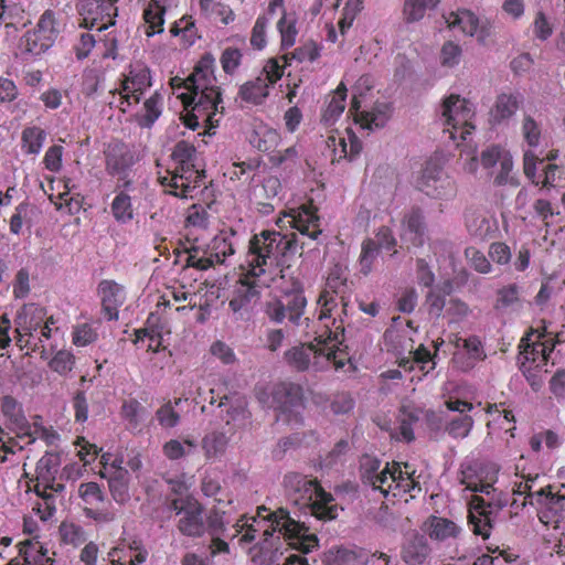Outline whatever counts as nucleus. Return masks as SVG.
Listing matches in <instances>:
<instances>
[{
    "mask_svg": "<svg viewBox=\"0 0 565 565\" xmlns=\"http://www.w3.org/2000/svg\"><path fill=\"white\" fill-rule=\"evenodd\" d=\"M228 523L224 518V511L217 508L210 509L206 518H204V527H206L207 535L230 539L239 536V544L242 545L254 542L255 533L259 531L260 524L269 523V526L264 529L265 537L279 533L284 536L289 547L298 550L302 554L311 553L318 546L317 535L310 533L303 523L290 518L284 508L271 512L265 505H259L256 509L255 516L242 515V518L237 519L236 523L232 525L234 533L231 535L226 534V525Z\"/></svg>",
    "mask_w": 565,
    "mask_h": 565,
    "instance_id": "f257e3e1",
    "label": "nucleus"
},
{
    "mask_svg": "<svg viewBox=\"0 0 565 565\" xmlns=\"http://www.w3.org/2000/svg\"><path fill=\"white\" fill-rule=\"evenodd\" d=\"M402 225H404L406 236H408L413 246L419 247L424 244L425 223L420 209L414 207L409 210L408 214L404 215Z\"/></svg>",
    "mask_w": 565,
    "mask_h": 565,
    "instance_id": "f704fd0d",
    "label": "nucleus"
},
{
    "mask_svg": "<svg viewBox=\"0 0 565 565\" xmlns=\"http://www.w3.org/2000/svg\"><path fill=\"white\" fill-rule=\"evenodd\" d=\"M417 188L426 196L437 200H448L455 195L454 180L444 174L443 169L433 162L424 166Z\"/></svg>",
    "mask_w": 565,
    "mask_h": 565,
    "instance_id": "a211bd4d",
    "label": "nucleus"
},
{
    "mask_svg": "<svg viewBox=\"0 0 565 565\" xmlns=\"http://www.w3.org/2000/svg\"><path fill=\"white\" fill-rule=\"evenodd\" d=\"M437 3L438 0H406L402 8L404 20L408 23L418 22L424 18L425 12L434 9Z\"/></svg>",
    "mask_w": 565,
    "mask_h": 565,
    "instance_id": "603ef678",
    "label": "nucleus"
},
{
    "mask_svg": "<svg viewBox=\"0 0 565 565\" xmlns=\"http://www.w3.org/2000/svg\"><path fill=\"white\" fill-rule=\"evenodd\" d=\"M274 280L273 274L242 273L232 285L228 296V308L234 315H248L254 305L259 301L260 290Z\"/></svg>",
    "mask_w": 565,
    "mask_h": 565,
    "instance_id": "9d476101",
    "label": "nucleus"
},
{
    "mask_svg": "<svg viewBox=\"0 0 565 565\" xmlns=\"http://www.w3.org/2000/svg\"><path fill=\"white\" fill-rule=\"evenodd\" d=\"M404 471L396 475L395 482L391 486V495L401 498L403 494L412 492L414 489L420 490L418 482L413 478V471H409V465L404 463Z\"/></svg>",
    "mask_w": 565,
    "mask_h": 565,
    "instance_id": "6e6d98bb",
    "label": "nucleus"
},
{
    "mask_svg": "<svg viewBox=\"0 0 565 565\" xmlns=\"http://www.w3.org/2000/svg\"><path fill=\"white\" fill-rule=\"evenodd\" d=\"M56 38L55 14L54 11L47 9L38 19L36 26L26 31L25 35H23L25 51L38 56L54 45Z\"/></svg>",
    "mask_w": 565,
    "mask_h": 565,
    "instance_id": "dca6fc26",
    "label": "nucleus"
},
{
    "mask_svg": "<svg viewBox=\"0 0 565 565\" xmlns=\"http://www.w3.org/2000/svg\"><path fill=\"white\" fill-rule=\"evenodd\" d=\"M237 246V232L233 228L221 230V232L210 241L206 249H201L195 246L188 249L185 266L205 271L215 264H224L228 256L235 254Z\"/></svg>",
    "mask_w": 565,
    "mask_h": 565,
    "instance_id": "6e6552de",
    "label": "nucleus"
},
{
    "mask_svg": "<svg viewBox=\"0 0 565 565\" xmlns=\"http://www.w3.org/2000/svg\"><path fill=\"white\" fill-rule=\"evenodd\" d=\"M520 306V287L516 284L504 285L497 290L494 311L504 313Z\"/></svg>",
    "mask_w": 565,
    "mask_h": 565,
    "instance_id": "a19ab883",
    "label": "nucleus"
},
{
    "mask_svg": "<svg viewBox=\"0 0 565 565\" xmlns=\"http://www.w3.org/2000/svg\"><path fill=\"white\" fill-rule=\"evenodd\" d=\"M162 104L163 96H161L160 93L157 92L150 95V97L146 99V103H143V111H146V114H143L141 119H139V125H141V127L150 128L161 115Z\"/></svg>",
    "mask_w": 565,
    "mask_h": 565,
    "instance_id": "4d7b16f0",
    "label": "nucleus"
},
{
    "mask_svg": "<svg viewBox=\"0 0 565 565\" xmlns=\"http://www.w3.org/2000/svg\"><path fill=\"white\" fill-rule=\"evenodd\" d=\"M164 8L158 0H149L146 10H143V21H146V35L152 36L163 32Z\"/></svg>",
    "mask_w": 565,
    "mask_h": 565,
    "instance_id": "49530a36",
    "label": "nucleus"
},
{
    "mask_svg": "<svg viewBox=\"0 0 565 565\" xmlns=\"http://www.w3.org/2000/svg\"><path fill=\"white\" fill-rule=\"evenodd\" d=\"M328 146L333 147V162L340 161L341 159L352 160L361 152V141L352 132H349L347 138H328Z\"/></svg>",
    "mask_w": 565,
    "mask_h": 565,
    "instance_id": "72a5a7b5",
    "label": "nucleus"
},
{
    "mask_svg": "<svg viewBox=\"0 0 565 565\" xmlns=\"http://www.w3.org/2000/svg\"><path fill=\"white\" fill-rule=\"evenodd\" d=\"M151 317L147 319V327L141 329H136L135 331V343H138L143 340H149V345H147V350L152 353H158L161 350V330L156 326L150 324Z\"/></svg>",
    "mask_w": 565,
    "mask_h": 565,
    "instance_id": "052dcab7",
    "label": "nucleus"
},
{
    "mask_svg": "<svg viewBox=\"0 0 565 565\" xmlns=\"http://www.w3.org/2000/svg\"><path fill=\"white\" fill-rule=\"evenodd\" d=\"M228 440L226 434L218 430H213L204 435L203 440H201L204 458H206L207 461L218 460V458L226 452Z\"/></svg>",
    "mask_w": 565,
    "mask_h": 565,
    "instance_id": "e433bc0d",
    "label": "nucleus"
},
{
    "mask_svg": "<svg viewBox=\"0 0 565 565\" xmlns=\"http://www.w3.org/2000/svg\"><path fill=\"white\" fill-rule=\"evenodd\" d=\"M524 504L530 503V505L537 504L539 507H545L546 510L551 512H557L562 508V502H564V497L554 493L551 491V487L546 486L544 488L535 491V497L533 499H524Z\"/></svg>",
    "mask_w": 565,
    "mask_h": 565,
    "instance_id": "3c124183",
    "label": "nucleus"
},
{
    "mask_svg": "<svg viewBox=\"0 0 565 565\" xmlns=\"http://www.w3.org/2000/svg\"><path fill=\"white\" fill-rule=\"evenodd\" d=\"M148 552L139 540H132L127 544L121 541L108 552L110 565H140L147 561Z\"/></svg>",
    "mask_w": 565,
    "mask_h": 565,
    "instance_id": "bb28decb",
    "label": "nucleus"
},
{
    "mask_svg": "<svg viewBox=\"0 0 565 565\" xmlns=\"http://www.w3.org/2000/svg\"><path fill=\"white\" fill-rule=\"evenodd\" d=\"M137 162L136 152L128 145L113 140L105 148V171L110 178H117L121 188L128 189L131 181L128 173Z\"/></svg>",
    "mask_w": 565,
    "mask_h": 565,
    "instance_id": "4468645a",
    "label": "nucleus"
},
{
    "mask_svg": "<svg viewBox=\"0 0 565 565\" xmlns=\"http://www.w3.org/2000/svg\"><path fill=\"white\" fill-rule=\"evenodd\" d=\"M20 565H52L54 559L49 556V552L36 539H29L18 544Z\"/></svg>",
    "mask_w": 565,
    "mask_h": 565,
    "instance_id": "7c9ffc66",
    "label": "nucleus"
},
{
    "mask_svg": "<svg viewBox=\"0 0 565 565\" xmlns=\"http://www.w3.org/2000/svg\"><path fill=\"white\" fill-rule=\"evenodd\" d=\"M518 107H520V96L502 93L497 96L494 105L489 110V121L492 125H500L516 114Z\"/></svg>",
    "mask_w": 565,
    "mask_h": 565,
    "instance_id": "473e14b6",
    "label": "nucleus"
},
{
    "mask_svg": "<svg viewBox=\"0 0 565 565\" xmlns=\"http://www.w3.org/2000/svg\"><path fill=\"white\" fill-rule=\"evenodd\" d=\"M46 132L39 126L23 128L21 131V151L25 156H36L43 148Z\"/></svg>",
    "mask_w": 565,
    "mask_h": 565,
    "instance_id": "79ce46f5",
    "label": "nucleus"
},
{
    "mask_svg": "<svg viewBox=\"0 0 565 565\" xmlns=\"http://www.w3.org/2000/svg\"><path fill=\"white\" fill-rule=\"evenodd\" d=\"M328 565H366V557L362 552L349 548H340L333 553Z\"/></svg>",
    "mask_w": 565,
    "mask_h": 565,
    "instance_id": "69168bd1",
    "label": "nucleus"
},
{
    "mask_svg": "<svg viewBox=\"0 0 565 565\" xmlns=\"http://www.w3.org/2000/svg\"><path fill=\"white\" fill-rule=\"evenodd\" d=\"M473 106L469 100L459 97V95H450L443 100V118L450 139L454 141H465L466 137L473 131Z\"/></svg>",
    "mask_w": 565,
    "mask_h": 565,
    "instance_id": "9b49d317",
    "label": "nucleus"
},
{
    "mask_svg": "<svg viewBox=\"0 0 565 565\" xmlns=\"http://www.w3.org/2000/svg\"><path fill=\"white\" fill-rule=\"evenodd\" d=\"M169 510L179 516L177 530L185 537L200 539L205 535L204 507L192 497L174 498Z\"/></svg>",
    "mask_w": 565,
    "mask_h": 565,
    "instance_id": "f8f14e48",
    "label": "nucleus"
},
{
    "mask_svg": "<svg viewBox=\"0 0 565 565\" xmlns=\"http://www.w3.org/2000/svg\"><path fill=\"white\" fill-rule=\"evenodd\" d=\"M402 471L403 470L397 462H393L391 465L385 463L384 472L380 473V476H374L371 480L366 478L360 479H362L363 484L370 486L374 491H379L386 498L391 492V486L396 479L397 473Z\"/></svg>",
    "mask_w": 565,
    "mask_h": 565,
    "instance_id": "4c0bfd02",
    "label": "nucleus"
},
{
    "mask_svg": "<svg viewBox=\"0 0 565 565\" xmlns=\"http://www.w3.org/2000/svg\"><path fill=\"white\" fill-rule=\"evenodd\" d=\"M60 469V457L47 452L36 463V478L32 480V489L51 490L53 492H63L65 486L55 481V476Z\"/></svg>",
    "mask_w": 565,
    "mask_h": 565,
    "instance_id": "5701e85b",
    "label": "nucleus"
},
{
    "mask_svg": "<svg viewBox=\"0 0 565 565\" xmlns=\"http://www.w3.org/2000/svg\"><path fill=\"white\" fill-rule=\"evenodd\" d=\"M188 78L191 84H198L196 86L203 87L207 94L216 97V90L220 88L216 85L215 57L210 52L204 53Z\"/></svg>",
    "mask_w": 565,
    "mask_h": 565,
    "instance_id": "393cba45",
    "label": "nucleus"
},
{
    "mask_svg": "<svg viewBox=\"0 0 565 565\" xmlns=\"http://www.w3.org/2000/svg\"><path fill=\"white\" fill-rule=\"evenodd\" d=\"M344 100H345V86L343 83L338 85V88L333 90L332 96H330V100H328L327 109L322 111V121L327 122V125L332 124L337 120L344 111Z\"/></svg>",
    "mask_w": 565,
    "mask_h": 565,
    "instance_id": "09e8293b",
    "label": "nucleus"
},
{
    "mask_svg": "<svg viewBox=\"0 0 565 565\" xmlns=\"http://www.w3.org/2000/svg\"><path fill=\"white\" fill-rule=\"evenodd\" d=\"M78 498L84 502V515L97 523H109L115 520L109 502H106L100 486L94 481L81 483L78 486Z\"/></svg>",
    "mask_w": 565,
    "mask_h": 565,
    "instance_id": "2eb2a0df",
    "label": "nucleus"
},
{
    "mask_svg": "<svg viewBox=\"0 0 565 565\" xmlns=\"http://www.w3.org/2000/svg\"><path fill=\"white\" fill-rule=\"evenodd\" d=\"M58 332L54 317L47 316L45 308L34 303L23 305L13 318V341L21 351L43 352L44 343Z\"/></svg>",
    "mask_w": 565,
    "mask_h": 565,
    "instance_id": "423d86ee",
    "label": "nucleus"
},
{
    "mask_svg": "<svg viewBox=\"0 0 565 565\" xmlns=\"http://www.w3.org/2000/svg\"><path fill=\"white\" fill-rule=\"evenodd\" d=\"M302 244L295 233L282 235L279 232L264 230L254 234L248 241L245 267L242 266V273L273 275V268L279 265L277 258L295 255L301 249Z\"/></svg>",
    "mask_w": 565,
    "mask_h": 565,
    "instance_id": "20e7f679",
    "label": "nucleus"
},
{
    "mask_svg": "<svg viewBox=\"0 0 565 565\" xmlns=\"http://www.w3.org/2000/svg\"><path fill=\"white\" fill-rule=\"evenodd\" d=\"M465 227L469 231L470 236L479 241H484L492 234V223L477 211H469L465 214Z\"/></svg>",
    "mask_w": 565,
    "mask_h": 565,
    "instance_id": "37998d69",
    "label": "nucleus"
},
{
    "mask_svg": "<svg viewBox=\"0 0 565 565\" xmlns=\"http://www.w3.org/2000/svg\"><path fill=\"white\" fill-rule=\"evenodd\" d=\"M284 489L294 502H309L312 499L331 497L322 489L317 478H309L299 472H289L284 477Z\"/></svg>",
    "mask_w": 565,
    "mask_h": 565,
    "instance_id": "6ab92c4d",
    "label": "nucleus"
},
{
    "mask_svg": "<svg viewBox=\"0 0 565 565\" xmlns=\"http://www.w3.org/2000/svg\"><path fill=\"white\" fill-rule=\"evenodd\" d=\"M431 553L429 544L424 535L413 534L402 545V561L408 565H420Z\"/></svg>",
    "mask_w": 565,
    "mask_h": 565,
    "instance_id": "2f4dec72",
    "label": "nucleus"
},
{
    "mask_svg": "<svg viewBox=\"0 0 565 565\" xmlns=\"http://www.w3.org/2000/svg\"><path fill=\"white\" fill-rule=\"evenodd\" d=\"M423 531L431 541L446 542L459 536V525L449 519L430 515L423 524Z\"/></svg>",
    "mask_w": 565,
    "mask_h": 565,
    "instance_id": "c85d7f7f",
    "label": "nucleus"
},
{
    "mask_svg": "<svg viewBox=\"0 0 565 565\" xmlns=\"http://www.w3.org/2000/svg\"><path fill=\"white\" fill-rule=\"evenodd\" d=\"M276 29H278V33H280V46H282V50L295 45L296 36L298 35L295 15L282 11V18L276 23Z\"/></svg>",
    "mask_w": 565,
    "mask_h": 565,
    "instance_id": "864d4df0",
    "label": "nucleus"
},
{
    "mask_svg": "<svg viewBox=\"0 0 565 565\" xmlns=\"http://www.w3.org/2000/svg\"><path fill=\"white\" fill-rule=\"evenodd\" d=\"M169 85L173 92L185 89L186 92L179 94V99L184 105L185 113L182 117L185 128L195 130L201 125L206 129V135H211L214 128L218 127L220 118L224 114V106H222V97H220V89L217 96L210 95L203 86L191 84L189 77L174 76L169 79Z\"/></svg>",
    "mask_w": 565,
    "mask_h": 565,
    "instance_id": "7ed1b4c3",
    "label": "nucleus"
},
{
    "mask_svg": "<svg viewBox=\"0 0 565 565\" xmlns=\"http://www.w3.org/2000/svg\"><path fill=\"white\" fill-rule=\"evenodd\" d=\"M148 87H150V70L147 66H136L125 76L121 87L114 90L142 95Z\"/></svg>",
    "mask_w": 565,
    "mask_h": 565,
    "instance_id": "c9c22d12",
    "label": "nucleus"
},
{
    "mask_svg": "<svg viewBox=\"0 0 565 565\" xmlns=\"http://www.w3.org/2000/svg\"><path fill=\"white\" fill-rule=\"evenodd\" d=\"M295 504L301 507H308L311 515H315L317 520L328 521L337 516V508L332 504L333 497L313 498L308 502L294 501Z\"/></svg>",
    "mask_w": 565,
    "mask_h": 565,
    "instance_id": "c03bdc74",
    "label": "nucleus"
},
{
    "mask_svg": "<svg viewBox=\"0 0 565 565\" xmlns=\"http://www.w3.org/2000/svg\"><path fill=\"white\" fill-rule=\"evenodd\" d=\"M303 308H306V298L300 294H295L287 299L286 305L279 300L267 303V316L273 322L280 323L287 319V321L297 324L303 313Z\"/></svg>",
    "mask_w": 565,
    "mask_h": 565,
    "instance_id": "b1692460",
    "label": "nucleus"
},
{
    "mask_svg": "<svg viewBox=\"0 0 565 565\" xmlns=\"http://www.w3.org/2000/svg\"><path fill=\"white\" fill-rule=\"evenodd\" d=\"M561 437L557 433L551 429H545L535 433L530 437V449H532L533 452L539 454L540 449H542V445H545L548 450H554L561 447Z\"/></svg>",
    "mask_w": 565,
    "mask_h": 565,
    "instance_id": "e2e57ef3",
    "label": "nucleus"
},
{
    "mask_svg": "<svg viewBox=\"0 0 565 565\" xmlns=\"http://www.w3.org/2000/svg\"><path fill=\"white\" fill-rule=\"evenodd\" d=\"M250 145L259 152L274 151L279 145V134L267 127L258 128L250 136Z\"/></svg>",
    "mask_w": 565,
    "mask_h": 565,
    "instance_id": "8fccbe9b",
    "label": "nucleus"
},
{
    "mask_svg": "<svg viewBox=\"0 0 565 565\" xmlns=\"http://www.w3.org/2000/svg\"><path fill=\"white\" fill-rule=\"evenodd\" d=\"M473 426V419L468 415H460L454 417L452 420L448 422L445 431L452 438H465L470 434L471 427Z\"/></svg>",
    "mask_w": 565,
    "mask_h": 565,
    "instance_id": "774afa93",
    "label": "nucleus"
},
{
    "mask_svg": "<svg viewBox=\"0 0 565 565\" xmlns=\"http://www.w3.org/2000/svg\"><path fill=\"white\" fill-rule=\"evenodd\" d=\"M173 168L164 175L158 178L166 193L179 199H194L198 189L204 184V170H199L196 164V148L186 140H180L174 145Z\"/></svg>",
    "mask_w": 565,
    "mask_h": 565,
    "instance_id": "39448f33",
    "label": "nucleus"
},
{
    "mask_svg": "<svg viewBox=\"0 0 565 565\" xmlns=\"http://www.w3.org/2000/svg\"><path fill=\"white\" fill-rule=\"evenodd\" d=\"M350 299L348 282L341 269L335 268L327 277V284L321 295L317 298L319 305V322L331 323L333 320L342 321L341 316H345V308Z\"/></svg>",
    "mask_w": 565,
    "mask_h": 565,
    "instance_id": "1a4fd4ad",
    "label": "nucleus"
},
{
    "mask_svg": "<svg viewBox=\"0 0 565 565\" xmlns=\"http://www.w3.org/2000/svg\"><path fill=\"white\" fill-rule=\"evenodd\" d=\"M97 295H99L100 310H103L106 321H117L118 308L126 300L122 285L117 284L115 280H100L99 286H97Z\"/></svg>",
    "mask_w": 565,
    "mask_h": 565,
    "instance_id": "4be33fe9",
    "label": "nucleus"
},
{
    "mask_svg": "<svg viewBox=\"0 0 565 565\" xmlns=\"http://www.w3.org/2000/svg\"><path fill=\"white\" fill-rule=\"evenodd\" d=\"M141 94L127 93L122 90H110V100L108 106L116 108L121 113H126L128 107L139 104Z\"/></svg>",
    "mask_w": 565,
    "mask_h": 565,
    "instance_id": "338daca9",
    "label": "nucleus"
},
{
    "mask_svg": "<svg viewBox=\"0 0 565 565\" xmlns=\"http://www.w3.org/2000/svg\"><path fill=\"white\" fill-rule=\"evenodd\" d=\"M505 502L487 501L480 495L470 497L469 524L472 533L483 540H488L492 531L493 516L500 512Z\"/></svg>",
    "mask_w": 565,
    "mask_h": 565,
    "instance_id": "f3484780",
    "label": "nucleus"
},
{
    "mask_svg": "<svg viewBox=\"0 0 565 565\" xmlns=\"http://www.w3.org/2000/svg\"><path fill=\"white\" fill-rule=\"evenodd\" d=\"M359 108H361V103L354 96L352 97L349 113L354 116L355 122L360 124L364 129L381 128L391 116V106L388 104L376 105L372 110H361Z\"/></svg>",
    "mask_w": 565,
    "mask_h": 565,
    "instance_id": "a878e982",
    "label": "nucleus"
},
{
    "mask_svg": "<svg viewBox=\"0 0 565 565\" xmlns=\"http://www.w3.org/2000/svg\"><path fill=\"white\" fill-rule=\"evenodd\" d=\"M111 466L116 468L114 475L108 479V489H110L111 499L118 503H125L129 499L128 471L116 463H111Z\"/></svg>",
    "mask_w": 565,
    "mask_h": 565,
    "instance_id": "a18cd8bd",
    "label": "nucleus"
},
{
    "mask_svg": "<svg viewBox=\"0 0 565 565\" xmlns=\"http://www.w3.org/2000/svg\"><path fill=\"white\" fill-rule=\"evenodd\" d=\"M273 401L282 414L298 416L301 407V387L294 383H281L273 390Z\"/></svg>",
    "mask_w": 565,
    "mask_h": 565,
    "instance_id": "cd10ccee",
    "label": "nucleus"
},
{
    "mask_svg": "<svg viewBox=\"0 0 565 565\" xmlns=\"http://www.w3.org/2000/svg\"><path fill=\"white\" fill-rule=\"evenodd\" d=\"M519 349V370L532 391L539 392L544 384V374L547 373V362L555 349V341L544 333L532 330L522 338Z\"/></svg>",
    "mask_w": 565,
    "mask_h": 565,
    "instance_id": "0eeeda50",
    "label": "nucleus"
},
{
    "mask_svg": "<svg viewBox=\"0 0 565 565\" xmlns=\"http://www.w3.org/2000/svg\"><path fill=\"white\" fill-rule=\"evenodd\" d=\"M110 212L114 220L119 224L129 223L134 220V207H131V198L124 192H117L110 203Z\"/></svg>",
    "mask_w": 565,
    "mask_h": 565,
    "instance_id": "de8ad7c7",
    "label": "nucleus"
},
{
    "mask_svg": "<svg viewBox=\"0 0 565 565\" xmlns=\"http://www.w3.org/2000/svg\"><path fill=\"white\" fill-rule=\"evenodd\" d=\"M60 542L77 547L85 543V532L73 522H62L58 527Z\"/></svg>",
    "mask_w": 565,
    "mask_h": 565,
    "instance_id": "bf43d9fd",
    "label": "nucleus"
},
{
    "mask_svg": "<svg viewBox=\"0 0 565 565\" xmlns=\"http://www.w3.org/2000/svg\"><path fill=\"white\" fill-rule=\"evenodd\" d=\"M1 413L4 418L18 427L26 423L24 413H22L21 403L13 398L11 395L2 396L1 398Z\"/></svg>",
    "mask_w": 565,
    "mask_h": 565,
    "instance_id": "13d9d810",
    "label": "nucleus"
},
{
    "mask_svg": "<svg viewBox=\"0 0 565 565\" xmlns=\"http://www.w3.org/2000/svg\"><path fill=\"white\" fill-rule=\"evenodd\" d=\"M322 330L316 332V344H299L284 352V361L295 372H305L313 367L321 372L329 364L333 369L344 367V353L337 347L344 340L342 321L321 322Z\"/></svg>",
    "mask_w": 565,
    "mask_h": 565,
    "instance_id": "f03ea898",
    "label": "nucleus"
},
{
    "mask_svg": "<svg viewBox=\"0 0 565 565\" xmlns=\"http://www.w3.org/2000/svg\"><path fill=\"white\" fill-rule=\"evenodd\" d=\"M118 0H78V26L103 32L115 25Z\"/></svg>",
    "mask_w": 565,
    "mask_h": 565,
    "instance_id": "ddd939ff",
    "label": "nucleus"
},
{
    "mask_svg": "<svg viewBox=\"0 0 565 565\" xmlns=\"http://www.w3.org/2000/svg\"><path fill=\"white\" fill-rule=\"evenodd\" d=\"M287 217H289V225L297 230L300 236L316 241L320 235V218L317 215V206L311 200L302 203L298 209L289 210Z\"/></svg>",
    "mask_w": 565,
    "mask_h": 565,
    "instance_id": "412c9836",
    "label": "nucleus"
},
{
    "mask_svg": "<svg viewBox=\"0 0 565 565\" xmlns=\"http://www.w3.org/2000/svg\"><path fill=\"white\" fill-rule=\"evenodd\" d=\"M458 482L469 492L489 495L492 492L493 478L489 476L487 466L478 460H466L459 465Z\"/></svg>",
    "mask_w": 565,
    "mask_h": 565,
    "instance_id": "aec40b11",
    "label": "nucleus"
},
{
    "mask_svg": "<svg viewBox=\"0 0 565 565\" xmlns=\"http://www.w3.org/2000/svg\"><path fill=\"white\" fill-rule=\"evenodd\" d=\"M379 254L380 249L375 245L374 239H363L362 253H360V259H358V264H360V274L367 276L372 271V267H374V262L377 259Z\"/></svg>",
    "mask_w": 565,
    "mask_h": 565,
    "instance_id": "680f3d73",
    "label": "nucleus"
},
{
    "mask_svg": "<svg viewBox=\"0 0 565 565\" xmlns=\"http://www.w3.org/2000/svg\"><path fill=\"white\" fill-rule=\"evenodd\" d=\"M445 20H447L448 29L463 33V35L476 36L480 33V40L487 35L482 28H479L478 17L467 9L452 12Z\"/></svg>",
    "mask_w": 565,
    "mask_h": 565,
    "instance_id": "c756f323",
    "label": "nucleus"
},
{
    "mask_svg": "<svg viewBox=\"0 0 565 565\" xmlns=\"http://www.w3.org/2000/svg\"><path fill=\"white\" fill-rule=\"evenodd\" d=\"M320 56V49L315 42H306L301 46L295 49L292 53H286L280 56V61L286 64H290L292 61H297L299 63L303 62H315Z\"/></svg>",
    "mask_w": 565,
    "mask_h": 565,
    "instance_id": "5fc2aeb1",
    "label": "nucleus"
},
{
    "mask_svg": "<svg viewBox=\"0 0 565 565\" xmlns=\"http://www.w3.org/2000/svg\"><path fill=\"white\" fill-rule=\"evenodd\" d=\"M32 492L36 493V501L32 503V513L42 520L47 522L55 513V494L61 492H54L52 490L32 489Z\"/></svg>",
    "mask_w": 565,
    "mask_h": 565,
    "instance_id": "ea45409f",
    "label": "nucleus"
},
{
    "mask_svg": "<svg viewBox=\"0 0 565 565\" xmlns=\"http://www.w3.org/2000/svg\"><path fill=\"white\" fill-rule=\"evenodd\" d=\"M185 447L194 449L196 445L190 439H185L184 441L170 439L163 444L162 454L170 461L180 460L184 456L189 455V450H186Z\"/></svg>",
    "mask_w": 565,
    "mask_h": 565,
    "instance_id": "0e129e2a",
    "label": "nucleus"
},
{
    "mask_svg": "<svg viewBox=\"0 0 565 565\" xmlns=\"http://www.w3.org/2000/svg\"><path fill=\"white\" fill-rule=\"evenodd\" d=\"M271 85L274 84H270L263 79V77L258 76L239 87V98L247 104H262L268 96V87Z\"/></svg>",
    "mask_w": 565,
    "mask_h": 565,
    "instance_id": "58836bf2",
    "label": "nucleus"
}]
</instances>
